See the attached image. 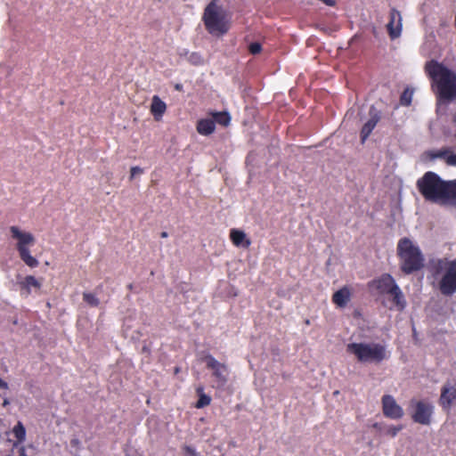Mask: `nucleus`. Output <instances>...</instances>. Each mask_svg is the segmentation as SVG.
I'll return each instance as SVG.
<instances>
[{
	"instance_id": "1",
	"label": "nucleus",
	"mask_w": 456,
	"mask_h": 456,
	"mask_svg": "<svg viewBox=\"0 0 456 456\" xmlns=\"http://www.w3.org/2000/svg\"><path fill=\"white\" fill-rule=\"evenodd\" d=\"M416 185L428 201L456 205V179L445 181L436 173L428 171L418 179Z\"/></svg>"
},
{
	"instance_id": "2",
	"label": "nucleus",
	"mask_w": 456,
	"mask_h": 456,
	"mask_svg": "<svg viewBox=\"0 0 456 456\" xmlns=\"http://www.w3.org/2000/svg\"><path fill=\"white\" fill-rule=\"evenodd\" d=\"M424 69L432 80L437 101L443 103L456 101V73L436 60L427 61Z\"/></svg>"
},
{
	"instance_id": "3",
	"label": "nucleus",
	"mask_w": 456,
	"mask_h": 456,
	"mask_svg": "<svg viewBox=\"0 0 456 456\" xmlns=\"http://www.w3.org/2000/svg\"><path fill=\"white\" fill-rule=\"evenodd\" d=\"M346 352L361 363L380 364L390 357L387 346L380 343L354 342L346 346Z\"/></svg>"
},
{
	"instance_id": "4",
	"label": "nucleus",
	"mask_w": 456,
	"mask_h": 456,
	"mask_svg": "<svg viewBox=\"0 0 456 456\" xmlns=\"http://www.w3.org/2000/svg\"><path fill=\"white\" fill-rule=\"evenodd\" d=\"M396 250L400 258V268L403 273L411 274L424 267V256L421 250L409 238L400 239Z\"/></svg>"
},
{
	"instance_id": "5",
	"label": "nucleus",
	"mask_w": 456,
	"mask_h": 456,
	"mask_svg": "<svg viewBox=\"0 0 456 456\" xmlns=\"http://www.w3.org/2000/svg\"><path fill=\"white\" fill-rule=\"evenodd\" d=\"M432 274L438 279V289L442 295L449 297L456 293V259H438L432 265Z\"/></svg>"
},
{
	"instance_id": "6",
	"label": "nucleus",
	"mask_w": 456,
	"mask_h": 456,
	"mask_svg": "<svg viewBox=\"0 0 456 456\" xmlns=\"http://www.w3.org/2000/svg\"><path fill=\"white\" fill-rule=\"evenodd\" d=\"M202 20L206 29L211 35L222 36L230 29V23L226 19L225 12L216 4V0L211 1L206 6Z\"/></svg>"
},
{
	"instance_id": "7",
	"label": "nucleus",
	"mask_w": 456,
	"mask_h": 456,
	"mask_svg": "<svg viewBox=\"0 0 456 456\" xmlns=\"http://www.w3.org/2000/svg\"><path fill=\"white\" fill-rule=\"evenodd\" d=\"M11 237L15 240L16 249L22 262L30 268L39 265V261L31 255L30 247L35 244V237L31 232L22 231L20 227L12 225L9 228Z\"/></svg>"
},
{
	"instance_id": "8",
	"label": "nucleus",
	"mask_w": 456,
	"mask_h": 456,
	"mask_svg": "<svg viewBox=\"0 0 456 456\" xmlns=\"http://www.w3.org/2000/svg\"><path fill=\"white\" fill-rule=\"evenodd\" d=\"M207 369L212 371L216 388H224L229 380V368L225 363L218 362L212 354H208L202 359Z\"/></svg>"
},
{
	"instance_id": "9",
	"label": "nucleus",
	"mask_w": 456,
	"mask_h": 456,
	"mask_svg": "<svg viewBox=\"0 0 456 456\" xmlns=\"http://www.w3.org/2000/svg\"><path fill=\"white\" fill-rule=\"evenodd\" d=\"M409 408L411 416L415 423L428 426L431 423V418L434 412V406L429 402L424 400L411 399Z\"/></svg>"
},
{
	"instance_id": "10",
	"label": "nucleus",
	"mask_w": 456,
	"mask_h": 456,
	"mask_svg": "<svg viewBox=\"0 0 456 456\" xmlns=\"http://www.w3.org/2000/svg\"><path fill=\"white\" fill-rule=\"evenodd\" d=\"M383 414L391 419H399L403 418V409L396 403L395 399L390 395H385L381 398Z\"/></svg>"
},
{
	"instance_id": "11",
	"label": "nucleus",
	"mask_w": 456,
	"mask_h": 456,
	"mask_svg": "<svg viewBox=\"0 0 456 456\" xmlns=\"http://www.w3.org/2000/svg\"><path fill=\"white\" fill-rule=\"evenodd\" d=\"M456 403V382H446L441 388L439 404L444 411H450Z\"/></svg>"
},
{
	"instance_id": "12",
	"label": "nucleus",
	"mask_w": 456,
	"mask_h": 456,
	"mask_svg": "<svg viewBox=\"0 0 456 456\" xmlns=\"http://www.w3.org/2000/svg\"><path fill=\"white\" fill-rule=\"evenodd\" d=\"M43 279H37L33 275H27L17 281V286L20 291V295L28 297L32 291L37 292L42 288Z\"/></svg>"
},
{
	"instance_id": "13",
	"label": "nucleus",
	"mask_w": 456,
	"mask_h": 456,
	"mask_svg": "<svg viewBox=\"0 0 456 456\" xmlns=\"http://www.w3.org/2000/svg\"><path fill=\"white\" fill-rule=\"evenodd\" d=\"M402 28L403 23L401 12L393 7L390 10L389 21L387 24V29L390 38H398L401 36Z\"/></svg>"
},
{
	"instance_id": "14",
	"label": "nucleus",
	"mask_w": 456,
	"mask_h": 456,
	"mask_svg": "<svg viewBox=\"0 0 456 456\" xmlns=\"http://www.w3.org/2000/svg\"><path fill=\"white\" fill-rule=\"evenodd\" d=\"M369 117L368 121L362 126L360 135L362 142L363 143L369 135L371 134L377 124L381 118L380 111L376 109L374 106H371L369 110Z\"/></svg>"
},
{
	"instance_id": "15",
	"label": "nucleus",
	"mask_w": 456,
	"mask_h": 456,
	"mask_svg": "<svg viewBox=\"0 0 456 456\" xmlns=\"http://www.w3.org/2000/svg\"><path fill=\"white\" fill-rule=\"evenodd\" d=\"M370 285L374 287L382 295H388L394 289V286H397L395 279L389 273H383L379 278L373 280Z\"/></svg>"
},
{
	"instance_id": "16",
	"label": "nucleus",
	"mask_w": 456,
	"mask_h": 456,
	"mask_svg": "<svg viewBox=\"0 0 456 456\" xmlns=\"http://www.w3.org/2000/svg\"><path fill=\"white\" fill-rule=\"evenodd\" d=\"M389 296V301L391 302V305L389 309H395L399 312H402L406 307V300L404 295L399 286H394V289L387 295Z\"/></svg>"
},
{
	"instance_id": "17",
	"label": "nucleus",
	"mask_w": 456,
	"mask_h": 456,
	"mask_svg": "<svg viewBox=\"0 0 456 456\" xmlns=\"http://www.w3.org/2000/svg\"><path fill=\"white\" fill-rule=\"evenodd\" d=\"M352 292L348 286H344L332 295V302L338 307L344 308L351 300Z\"/></svg>"
},
{
	"instance_id": "18",
	"label": "nucleus",
	"mask_w": 456,
	"mask_h": 456,
	"mask_svg": "<svg viewBox=\"0 0 456 456\" xmlns=\"http://www.w3.org/2000/svg\"><path fill=\"white\" fill-rule=\"evenodd\" d=\"M167 110V104L159 95H153L151 99L150 111L156 121L161 120Z\"/></svg>"
},
{
	"instance_id": "19",
	"label": "nucleus",
	"mask_w": 456,
	"mask_h": 456,
	"mask_svg": "<svg viewBox=\"0 0 456 456\" xmlns=\"http://www.w3.org/2000/svg\"><path fill=\"white\" fill-rule=\"evenodd\" d=\"M230 239L236 247L248 248L251 244V241L247 238L246 233L238 229H232L230 231Z\"/></svg>"
},
{
	"instance_id": "20",
	"label": "nucleus",
	"mask_w": 456,
	"mask_h": 456,
	"mask_svg": "<svg viewBox=\"0 0 456 456\" xmlns=\"http://www.w3.org/2000/svg\"><path fill=\"white\" fill-rule=\"evenodd\" d=\"M197 132L201 135H209L216 129L215 121L209 118L200 119L197 123Z\"/></svg>"
},
{
	"instance_id": "21",
	"label": "nucleus",
	"mask_w": 456,
	"mask_h": 456,
	"mask_svg": "<svg viewBox=\"0 0 456 456\" xmlns=\"http://www.w3.org/2000/svg\"><path fill=\"white\" fill-rule=\"evenodd\" d=\"M196 393L199 396V399L195 404L197 409H202L210 404L211 397L205 394L204 387L202 386H200L196 388Z\"/></svg>"
},
{
	"instance_id": "22",
	"label": "nucleus",
	"mask_w": 456,
	"mask_h": 456,
	"mask_svg": "<svg viewBox=\"0 0 456 456\" xmlns=\"http://www.w3.org/2000/svg\"><path fill=\"white\" fill-rule=\"evenodd\" d=\"M12 433L17 439V443L13 444L14 446H17L19 443H22L26 438V429L20 421H18L13 427Z\"/></svg>"
},
{
	"instance_id": "23",
	"label": "nucleus",
	"mask_w": 456,
	"mask_h": 456,
	"mask_svg": "<svg viewBox=\"0 0 456 456\" xmlns=\"http://www.w3.org/2000/svg\"><path fill=\"white\" fill-rule=\"evenodd\" d=\"M212 116L215 123H218L219 125H222L224 126H229L231 122V117L229 113L226 111L213 112Z\"/></svg>"
},
{
	"instance_id": "24",
	"label": "nucleus",
	"mask_w": 456,
	"mask_h": 456,
	"mask_svg": "<svg viewBox=\"0 0 456 456\" xmlns=\"http://www.w3.org/2000/svg\"><path fill=\"white\" fill-rule=\"evenodd\" d=\"M83 300L86 304H88L90 306H94V307L98 306L100 304V300L98 299V297L94 294L90 293V292L83 293Z\"/></svg>"
},
{
	"instance_id": "25",
	"label": "nucleus",
	"mask_w": 456,
	"mask_h": 456,
	"mask_svg": "<svg viewBox=\"0 0 456 456\" xmlns=\"http://www.w3.org/2000/svg\"><path fill=\"white\" fill-rule=\"evenodd\" d=\"M412 94L413 93L409 89H405L400 97L401 104L403 106H409L411 103Z\"/></svg>"
},
{
	"instance_id": "26",
	"label": "nucleus",
	"mask_w": 456,
	"mask_h": 456,
	"mask_svg": "<svg viewBox=\"0 0 456 456\" xmlns=\"http://www.w3.org/2000/svg\"><path fill=\"white\" fill-rule=\"evenodd\" d=\"M189 61L191 64L196 66L202 65L204 63L203 58L198 53H192L189 57Z\"/></svg>"
},
{
	"instance_id": "27",
	"label": "nucleus",
	"mask_w": 456,
	"mask_h": 456,
	"mask_svg": "<svg viewBox=\"0 0 456 456\" xmlns=\"http://www.w3.org/2000/svg\"><path fill=\"white\" fill-rule=\"evenodd\" d=\"M451 153H450V150L449 149H442V150H439L437 151H436L432 157L433 158H438V159H443L446 161V158L447 156H449Z\"/></svg>"
},
{
	"instance_id": "28",
	"label": "nucleus",
	"mask_w": 456,
	"mask_h": 456,
	"mask_svg": "<svg viewBox=\"0 0 456 456\" xmlns=\"http://www.w3.org/2000/svg\"><path fill=\"white\" fill-rule=\"evenodd\" d=\"M262 45L259 43H251L248 46V51L251 54H257L261 52Z\"/></svg>"
},
{
	"instance_id": "29",
	"label": "nucleus",
	"mask_w": 456,
	"mask_h": 456,
	"mask_svg": "<svg viewBox=\"0 0 456 456\" xmlns=\"http://www.w3.org/2000/svg\"><path fill=\"white\" fill-rule=\"evenodd\" d=\"M402 429V426H392L388 428L387 434L390 435L392 437H395L398 432Z\"/></svg>"
},
{
	"instance_id": "30",
	"label": "nucleus",
	"mask_w": 456,
	"mask_h": 456,
	"mask_svg": "<svg viewBox=\"0 0 456 456\" xmlns=\"http://www.w3.org/2000/svg\"><path fill=\"white\" fill-rule=\"evenodd\" d=\"M446 164L448 166L456 167V154H450L446 158Z\"/></svg>"
},
{
	"instance_id": "31",
	"label": "nucleus",
	"mask_w": 456,
	"mask_h": 456,
	"mask_svg": "<svg viewBox=\"0 0 456 456\" xmlns=\"http://www.w3.org/2000/svg\"><path fill=\"white\" fill-rule=\"evenodd\" d=\"M130 173H131V179H133L135 175L142 174V169L139 167H131Z\"/></svg>"
},
{
	"instance_id": "32",
	"label": "nucleus",
	"mask_w": 456,
	"mask_h": 456,
	"mask_svg": "<svg viewBox=\"0 0 456 456\" xmlns=\"http://www.w3.org/2000/svg\"><path fill=\"white\" fill-rule=\"evenodd\" d=\"M184 451L190 456H194L195 455V451L191 446H185L184 447Z\"/></svg>"
},
{
	"instance_id": "33",
	"label": "nucleus",
	"mask_w": 456,
	"mask_h": 456,
	"mask_svg": "<svg viewBox=\"0 0 456 456\" xmlns=\"http://www.w3.org/2000/svg\"><path fill=\"white\" fill-rule=\"evenodd\" d=\"M70 444L72 447H78L80 445V441L77 438H73L70 440Z\"/></svg>"
},
{
	"instance_id": "34",
	"label": "nucleus",
	"mask_w": 456,
	"mask_h": 456,
	"mask_svg": "<svg viewBox=\"0 0 456 456\" xmlns=\"http://www.w3.org/2000/svg\"><path fill=\"white\" fill-rule=\"evenodd\" d=\"M0 388H3V389H8L9 388V386H8L7 382L3 380L1 378H0Z\"/></svg>"
},
{
	"instance_id": "35",
	"label": "nucleus",
	"mask_w": 456,
	"mask_h": 456,
	"mask_svg": "<svg viewBox=\"0 0 456 456\" xmlns=\"http://www.w3.org/2000/svg\"><path fill=\"white\" fill-rule=\"evenodd\" d=\"M321 1L329 6H334L336 4L335 0H321Z\"/></svg>"
},
{
	"instance_id": "36",
	"label": "nucleus",
	"mask_w": 456,
	"mask_h": 456,
	"mask_svg": "<svg viewBox=\"0 0 456 456\" xmlns=\"http://www.w3.org/2000/svg\"><path fill=\"white\" fill-rule=\"evenodd\" d=\"M19 456H28L26 453V449L24 446H21L19 450Z\"/></svg>"
},
{
	"instance_id": "37",
	"label": "nucleus",
	"mask_w": 456,
	"mask_h": 456,
	"mask_svg": "<svg viewBox=\"0 0 456 456\" xmlns=\"http://www.w3.org/2000/svg\"><path fill=\"white\" fill-rule=\"evenodd\" d=\"M9 404H10V401L7 398H4V402H3V406L6 407Z\"/></svg>"
},
{
	"instance_id": "38",
	"label": "nucleus",
	"mask_w": 456,
	"mask_h": 456,
	"mask_svg": "<svg viewBox=\"0 0 456 456\" xmlns=\"http://www.w3.org/2000/svg\"><path fill=\"white\" fill-rule=\"evenodd\" d=\"M160 237H161V238H167V237H168V233H167V232H162L160 233Z\"/></svg>"
},
{
	"instance_id": "39",
	"label": "nucleus",
	"mask_w": 456,
	"mask_h": 456,
	"mask_svg": "<svg viewBox=\"0 0 456 456\" xmlns=\"http://www.w3.org/2000/svg\"><path fill=\"white\" fill-rule=\"evenodd\" d=\"M181 88H182V86H181V85H178V84H177V85L175 86V89H176V90H181Z\"/></svg>"
},
{
	"instance_id": "40",
	"label": "nucleus",
	"mask_w": 456,
	"mask_h": 456,
	"mask_svg": "<svg viewBox=\"0 0 456 456\" xmlns=\"http://www.w3.org/2000/svg\"><path fill=\"white\" fill-rule=\"evenodd\" d=\"M127 288H128V289H132L133 285H132V284H129V285L127 286Z\"/></svg>"
}]
</instances>
